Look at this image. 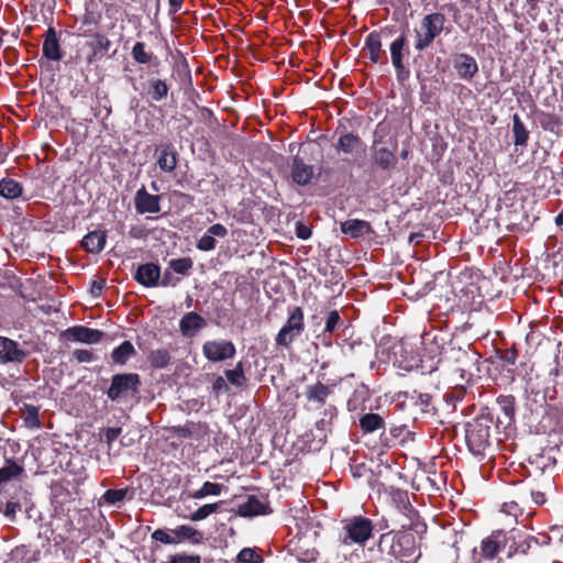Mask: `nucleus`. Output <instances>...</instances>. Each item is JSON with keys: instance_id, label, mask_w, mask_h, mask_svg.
Returning a JSON list of instances; mask_svg holds the SVG:
<instances>
[{"instance_id": "obj_64", "label": "nucleus", "mask_w": 563, "mask_h": 563, "mask_svg": "<svg viewBox=\"0 0 563 563\" xmlns=\"http://www.w3.org/2000/svg\"><path fill=\"white\" fill-rule=\"evenodd\" d=\"M501 358L509 364H515L517 354H516V352L510 351V352H507Z\"/></svg>"}, {"instance_id": "obj_18", "label": "nucleus", "mask_w": 563, "mask_h": 563, "mask_svg": "<svg viewBox=\"0 0 563 563\" xmlns=\"http://www.w3.org/2000/svg\"><path fill=\"white\" fill-rule=\"evenodd\" d=\"M340 229L342 233L349 235L352 239L363 238L373 233L371 223L358 219H349L344 222H341Z\"/></svg>"}, {"instance_id": "obj_21", "label": "nucleus", "mask_w": 563, "mask_h": 563, "mask_svg": "<svg viewBox=\"0 0 563 563\" xmlns=\"http://www.w3.org/2000/svg\"><path fill=\"white\" fill-rule=\"evenodd\" d=\"M268 512H271L268 505L254 495L249 496L247 500L238 508V514L241 517H253Z\"/></svg>"}, {"instance_id": "obj_28", "label": "nucleus", "mask_w": 563, "mask_h": 563, "mask_svg": "<svg viewBox=\"0 0 563 563\" xmlns=\"http://www.w3.org/2000/svg\"><path fill=\"white\" fill-rule=\"evenodd\" d=\"M362 144L360 136L353 133H345L339 137L336 150L345 154H352Z\"/></svg>"}, {"instance_id": "obj_2", "label": "nucleus", "mask_w": 563, "mask_h": 563, "mask_svg": "<svg viewBox=\"0 0 563 563\" xmlns=\"http://www.w3.org/2000/svg\"><path fill=\"white\" fill-rule=\"evenodd\" d=\"M445 23L444 14L433 12L427 14L420 22L419 27L415 29L417 51H424L428 48L434 38L441 34Z\"/></svg>"}, {"instance_id": "obj_22", "label": "nucleus", "mask_w": 563, "mask_h": 563, "mask_svg": "<svg viewBox=\"0 0 563 563\" xmlns=\"http://www.w3.org/2000/svg\"><path fill=\"white\" fill-rule=\"evenodd\" d=\"M43 55L51 60H60L63 57L57 35L53 27H49L45 33Z\"/></svg>"}, {"instance_id": "obj_8", "label": "nucleus", "mask_w": 563, "mask_h": 563, "mask_svg": "<svg viewBox=\"0 0 563 563\" xmlns=\"http://www.w3.org/2000/svg\"><path fill=\"white\" fill-rule=\"evenodd\" d=\"M303 312L300 307L294 308L285 325L279 330L276 336V344L289 346L290 343L298 338L303 331Z\"/></svg>"}, {"instance_id": "obj_61", "label": "nucleus", "mask_w": 563, "mask_h": 563, "mask_svg": "<svg viewBox=\"0 0 563 563\" xmlns=\"http://www.w3.org/2000/svg\"><path fill=\"white\" fill-rule=\"evenodd\" d=\"M228 386L222 376H218L216 380L213 382L212 389L214 393H220L222 390H227Z\"/></svg>"}, {"instance_id": "obj_14", "label": "nucleus", "mask_w": 563, "mask_h": 563, "mask_svg": "<svg viewBox=\"0 0 563 563\" xmlns=\"http://www.w3.org/2000/svg\"><path fill=\"white\" fill-rule=\"evenodd\" d=\"M159 196L151 195L145 187L140 188L134 198L135 209L137 213H157L161 210Z\"/></svg>"}, {"instance_id": "obj_35", "label": "nucleus", "mask_w": 563, "mask_h": 563, "mask_svg": "<svg viewBox=\"0 0 563 563\" xmlns=\"http://www.w3.org/2000/svg\"><path fill=\"white\" fill-rule=\"evenodd\" d=\"M390 498L400 512L407 514L410 510V503L406 490L393 488L390 490Z\"/></svg>"}, {"instance_id": "obj_30", "label": "nucleus", "mask_w": 563, "mask_h": 563, "mask_svg": "<svg viewBox=\"0 0 563 563\" xmlns=\"http://www.w3.org/2000/svg\"><path fill=\"white\" fill-rule=\"evenodd\" d=\"M168 85L162 79H150L147 93L154 101H161L167 97Z\"/></svg>"}, {"instance_id": "obj_46", "label": "nucleus", "mask_w": 563, "mask_h": 563, "mask_svg": "<svg viewBox=\"0 0 563 563\" xmlns=\"http://www.w3.org/2000/svg\"><path fill=\"white\" fill-rule=\"evenodd\" d=\"M422 412H430L431 410V397L428 394H418L411 397Z\"/></svg>"}, {"instance_id": "obj_42", "label": "nucleus", "mask_w": 563, "mask_h": 563, "mask_svg": "<svg viewBox=\"0 0 563 563\" xmlns=\"http://www.w3.org/2000/svg\"><path fill=\"white\" fill-rule=\"evenodd\" d=\"M222 486L217 483L206 482L200 489L194 493L192 497L201 499L208 495H220Z\"/></svg>"}, {"instance_id": "obj_10", "label": "nucleus", "mask_w": 563, "mask_h": 563, "mask_svg": "<svg viewBox=\"0 0 563 563\" xmlns=\"http://www.w3.org/2000/svg\"><path fill=\"white\" fill-rule=\"evenodd\" d=\"M202 353L211 362H221L235 354V346L231 341H207L202 345Z\"/></svg>"}, {"instance_id": "obj_13", "label": "nucleus", "mask_w": 563, "mask_h": 563, "mask_svg": "<svg viewBox=\"0 0 563 563\" xmlns=\"http://www.w3.org/2000/svg\"><path fill=\"white\" fill-rule=\"evenodd\" d=\"M25 357L26 352L15 341L0 335V363H22Z\"/></svg>"}, {"instance_id": "obj_31", "label": "nucleus", "mask_w": 563, "mask_h": 563, "mask_svg": "<svg viewBox=\"0 0 563 563\" xmlns=\"http://www.w3.org/2000/svg\"><path fill=\"white\" fill-rule=\"evenodd\" d=\"M365 49L368 51V57L372 63H377L380 56L382 42L379 35L372 32L365 40Z\"/></svg>"}, {"instance_id": "obj_56", "label": "nucleus", "mask_w": 563, "mask_h": 563, "mask_svg": "<svg viewBox=\"0 0 563 563\" xmlns=\"http://www.w3.org/2000/svg\"><path fill=\"white\" fill-rule=\"evenodd\" d=\"M25 421L26 423L30 426V427H38L40 426V420H38V416H37V410L35 407H32L31 409H29L27 411V416L25 418Z\"/></svg>"}, {"instance_id": "obj_38", "label": "nucleus", "mask_w": 563, "mask_h": 563, "mask_svg": "<svg viewBox=\"0 0 563 563\" xmlns=\"http://www.w3.org/2000/svg\"><path fill=\"white\" fill-rule=\"evenodd\" d=\"M130 493V489L122 488V489H108L102 496V499L104 503L113 506H120L123 500L126 498L128 494Z\"/></svg>"}, {"instance_id": "obj_41", "label": "nucleus", "mask_w": 563, "mask_h": 563, "mask_svg": "<svg viewBox=\"0 0 563 563\" xmlns=\"http://www.w3.org/2000/svg\"><path fill=\"white\" fill-rule=\"evenodd\" d=\"M145 47L146 46L143 42H137L132 48L131 54L133 58L140 64H147L152 60L153 54L146 52Z\"/></svg>"}, {"instance_id": "obj_20", "label": "nucleus", "mask_w": 563, "mask_h": 563, "mask_svg": "<svg viewBox=\"0 0 563 563\" xmlns=\"http://www.w3.org/2000/svg\"><path fill=\"white\" fill-rule=\"evenodd\" d=\"M453 63L459 76L463 79H471L478 71L476 60L467 54L456 55Z\"/></svg>"}, {"instance_id": "obj_58", "label": "nucleus", "mask_w": 563, "mask_h": 563, "mask_svg": "<svg viewBox=\"0 0 563 563\" xmlns=\"http://www.w3.org/2000/svg\"><path fill=\"white\" fill-rule=\"evenodd\" d=\"M296 232H297V236L302 240H306L311 235L310 228L302 224L301 222L297 223Z\"/></svg>"}, {"instance_id": "obj_52", "label": "nucleus", "mask_w": 563, "mask_h": 563, "mask_svg": "<svg viewBox=\"0 0 563 563\" xmlns=\"http://www.w3.org/2000/svg\"><path fill=\"white\" fill-rule=\"evenodd\" d=\"M121 428H108L104 432V439L109 448H111L113 441L121 434Z\"/></svg>"}, {"instance_id": "obj_55", "label": "nucleus", "mask_w": 563, "mask_h": 563, "mask_svg": "<svg viewBox=\"0 0 563 563\" xmlns=\"http://www.w3.org/2000/svg\"><path fill=\"white\" fill-rule=\"evenodd\" d=\"M152 537L153 539L161 541L165 544H172L175 542V539L172 536L159 529L154 531Z\"/></svg>"}, {"instance_id": "obj_48", "label": "nucleus", "mask_w": 563, "mask_h": 563, "mask_svg": "<svg viewBox=\"0 0 563 563\" xmlns=\"http://www.w3.org/2000/svg\"><path fill=\"white\" fill-rule=\"evenodd\" d=\"M92 46H93V55H96L97 51L107 52L110 47V41L107 36L102 35V34H95Z\"/></svg>"}, {"instance_id": "obj_62", "label": "nucleus", "mask_w": 563, "mask_h": 563, "mask_svg": "<svg viewBox=\"0 0 563 563\" xmlns=\"http://www.w3.org/2000/svg\"><path fill=\"white\" fill-rule=\"evenodd\" d=\"M176 283H173V274L172 272L169 271H165L164 274H163V278L161 280V285L163 287H167L169 285H175Z\"/></svg>"}, {"instance_id": "obj_4", "label": "nucleus", "mask_w": 563, "mask_h": 563, "mask_svg": "<svg viewBox=\"0 0 563 563\" xmlns=\"http://www.w3.org/2000/svg\"><path fill=\"white\" fill-rule=\"evenodd\" d=\"M490 427L487 419L478 418L468 422L465 429V440L474 454H481L488 445Z\"/></svg>"}, {"instance_id": "obj_5", "label": "nucleus", "mask_w": 563, "mask_h": 563, "mask_svg": "<svg viewBox=\"0 0 563 563\" xmlns=\"http://www.w3.org/2000/svg\"><path fill=\"white\" fill-rule=\"evenodd\" d=\"M539 541L530 533L514 529L509 536L504 538L503 550L508 558L514 555H526L529 550L538 548Z\"/></svg>"}, {"instance_id": "obj_39", "label": "nucleus", "mask_w": 563, "mask_h": 563, "mask_svg": "<svg viewBox=\"0 0 563 563\" xmlns=\"http://www.w3.org/2000/svg\"><path fill=\"white\" fill-rule=\"evenodd\" d=\"M174 532L176 536L184 539H189L192 543L196 544L200 543L202 540V533L189 526H179L174 530Z\"/></svg>"}, {"instance_id": "obj_3", "label": "nucleus", "mask_w": 563, "mask_h": 563, "mask_svg": "<svg viewBox=\"0 0 563 563\" xmlns=\"http://www.w3.org/2000/svg\"><path fill=\"white\" fill-rule=\"evenodd\" d=\"M140 385L141 379L136 373L115 374L111 378L107 396L112 401H119L129 396H135L139 393Z\"/></svg>"}, {"instance_id": "obj_15", "label": "nucleus", "mask_w": 563, "mask_h": 563, "mask_svg": "<svg viewBox=\"0 0 563 563\" xmlns=\"http://www.w3.org/2000/svg\"><path fill=\"white\" fill-rule=\"evenodd\" d=\"M161 268L154 263L142 264L137 267L134 278L144 287H156L159 283Z\"/></svg>"}, {"instance_id": "obj_16", "label": "nucleus", "mask_w": 563, "mask_h": 563, "mask_svg": "<svg viewBox=\"0 0 563 563\" xmlns=\"http://www.w3.org/2000/svg\"><path fill=\"white\" fill-rule=\"evenodd\" d=\"M290 175L294 183L306 186L313 177V167L306 164L299 156H295L290 166Z\"/></svg>"}, {"instance_id": "obj_51", "label": "nucleus", "mask_w": 563, "mask_h": 563, "mask_svg": "<svg viewBox=\"0 0 563 563\" xmlns=\"http://www.w3.org/2000/svg\"><path fill=\"white\" fill-rule=\"evenodd\" d=\"M74 357L79 362V363H89L92 361L93 356H92V352L90 350H84V349H77L74 351L73 353Z\"/></svg>"}, {"instance_id": "obj_11", "label": "nucleus", "mask_w": 563, "mask_h": 563, "mask_svg": "<svg viewBox=\"0 0 563 563\" xmlns=\"http://www.w3.org/2000/svg\"><path fill=\"white\" fill-rule=\"evenodd\" d=\"M391 355L394 363L398 364L404 369L412 368L417 363V356L413 352L412 345L407 341H398L391 347Z\"/></svg>"}, {"instance_id": "obj_26", "label": "nucleus", "mask_w": 563, "mask_h": 563, "mask_svg": "<svg viewBox=\"0 0 563 563\" xmlns=\"http://www.w3.org/2000/svg\"><path fill=\"white\" fill-rule=\"evenodd\" d=\"M157 164L159 168L166 173H172L177 166V153L173 145H165L161 148V155Z\"/></svg>"}, {"instance_id": "obj_6", "label": "nucleus", "mask_w": 563, "mask_h": 563, "mask_svg": "<svg viewBox=\"0 0 563 563\" xmlns=\"http://www.w3.org/2000/svg\"><path fill=\"white\" fill-rule=\"evenodd\" d=\"M390 551L402 562H413L419 556L415 534L410 531L397 532L393 538Z\"/></svg>"}, {"instance_id": "obj_7", "label": "nucleus", "mask_w": 563, "mask_h": 563, "mask_svg": "<svg viewBox=\"0 0 563 563\" xmlns=\"http://www.w3.org/2000/svg\"><path fill=\"white\" fill-rule=\"evenodd\" d=\"M343 529L345 531V536L342 539L344 544L350 542L363 544L372 537L373 526L367 518L354 517L345 522Z\"/></svg>"}, {"instance_id": "obj_59", "label": "nucleus", "mask_w": 563, "mask_h": 563, "mask_svg": "<svg viewBox=\"0 0 563 563\" xmlns=\"http://www.w3.org/2000/svg\"><path fill=\"white\" fill-rule=\"evenodd\" d=\"M104 287V280H93L91 284L90 292L93 297H99L101 295V291Z\"/></svg>"}, {"instance_id": "obj_29", "label": "nucleus", "mask_w": 563, "mask_h": 563, "mask_svg": "<svg viewBox=\"0 0 563 563\" xmlns=\"http://www.w3.org/2000/svg\"><path fill=\"white\" fill-rule=\"evenodd\" d=\"M135 353V349L130 341H124L113 350L111 358L114 363L124 365L128 360Z\"/></svg>"}, {"instance_id": "obj_60", "label": "nucleus", "mask_w": 563, "mask_h": 563, "mask_svg": "<svg viewBox=\"0 0 563 563\" xmlns=\"http://www.w3.org/2000/svg\"><path fill=\"white\" fill-rule=\"evenodd\" d=\"M520 506H521L520 504L518 506H516L515 504L511 505V499H510L509 501H505L503 504L501 510L508 515L517 516V511L519 510Z\"/></svg>"}, {"instance_id": "obj_27", "label": "nucleus", "mask_w": 563, "mask_h": 563, "mask_svg": "<svg viewBox=\"0 0 563 563\" xmlns=\"http://www.w3.org/2000/svg\"><path fill=\"white\" fill-rule=\"evenodd\" d=\"M23 194V186L12 179V178H9V177H5V178H2L0 180V196L8 199V200H12V199H15V198H19L21 197Z\"/></svg>"}, {"instance_id": "obj_45", "label": "nucleus", "mask_w": 563, "mask_h": 563, "mask_svg": "<svg viewBox=\"0 0 563 563\" xmlns=\"http://www.w3.org/2000/svg\"><path fill=\"white\" fill-rule=\"evenodd\" d=\"M219 504H207L198 508L190 517L192 521L206 519L209 515L218 510Z\"/></svg>"}, {"instance_id": "obj_32", "label": "nucleus", "mask_w": 563, "mask_h": 563, "mask_svg": "<svg viewBox=\"0 0 563 563\" xmlns=\"http://www.w3.org/2000/svg\"><path fill=\"white\" fill-rule=\"evenodd\" d=\"M514 126V139L515 145L525 147L527 146V142L529 139V132L527 131L525 124L522 123L520 117L518 114H514L512 117Z\"/></svg>"}, {"instance_id": "obj_36", "label": "nucleus", "mask_w": 563, "mask_h": 563, "mask_svg": "<svg viewBox=\"0 0 563 563\" xmlns=\"http://www.w3.org/2000/svg\"><path fill=\"white\" fill-rule=\"evenodd\" d=\"M405 36L401 35L398 38H396L390 45L391 62L397 70L404 69L401 51L405 46Z\"/></svg>"}, {"instance_id": "obj_63", "label": "nucleus", "mask_w": 563, "mask_h": 563, "mask_svg": "<svg viewBox=\"0 0 563 563\" xmlns=\"http://www.w3.org/2000/svg\"><path fill=\"white\" fill-rule=\"evenodd\" d=\"M175 433L180 438H189L191 435V431L188 427H178L175 429Z\"/></svg>"}, {"instance_id": "obj_17", "label": "nucleus", "mask_w": 563, "mask_h": 563, "mask_svg": "<svg viewBox=\"0 0 563 563\" xmlns=\"http://www.w3.org/2000/svg\"><path fill=\"white\" fill-rule=\"evenodd\" d=\"M512 497L511 505L515 504L516 506L519 504L528 506L531 503L536 505H543L545 503V496L542 492L533 490L527 486H521L515 489Z\"/></svg>"}, {"instance_id": "obj_54", "label": "nucleus", "mask_w": 563, "mask_h": 563, "mask_svg": "<svg viewBox=\"0 0 563 563\" xmlns=\"http://www.w3.org/2000/svg\"><path fill=\"white\" fill-rule=\"evenodd\" d=\"M21 510V505L15 501H8L4 508V515L11 519H14L18 511Z\"/></svg>"}, {"instance_id": "obj_47", "label": "nucleus", "mask_w": 563, "mask_h": 563, "mask_svg": "<svg viewBox=\"0 0 563 563\" xmlns=\"http://www.w3.org/2000/svg\"><path fill=\"white\" fill-rule=\"evenodd\" d=\"M258 559L257 553L250 548H245L238 554V563H255Z\"/></svg>"}, {"instance_id": "obj_40", "label": "nucleus", "mask_w": 563, "mask_h": 563, "mask_svg": "<svg viewBox=\"0 0 563 563\" xmlns=\"http://www.w3.org/2000/svg\"><path fill=\"white\" fill-rule=\"evenodd\" d=\"M192 265L194 263L190 257L176 258L169 262V268L180 275H187L192 268Z\"/></svg>"}, {"instance_id": "obj_23", "label": "nucleus", "mask_w": 563, "mask_h": 563, "mask_svg": "<svg viewBox=\"0 0 563 563\" xmlns=\"http://www.w3.org/2000/svg\"><path fill=\"white\" fill-rule=\"evenodd\" d=\"M504 538L501 533L493 534L492 537L483 540L482 547L477 550V553H483V555L490 558L495 561V556L498 552H504L503 544Z\"/></svg>"}, {"instance_id": "obj_19", "label": "nucleus", "mask_w": 563, "mask_h": 563, "mask_svg": "<svg viewBox=\"0 0 563 563\" xmlns=\"http://www.w3.org/2000/svg\"><path fill=\"white\" fill-rule=\"evenodd\" d=\"M207 325L206 320L197 312H188L179 321V331L184 336H194Z\"/></svg>"}, {"instance_id": "obj_53", "label": "nucleus", "mask_w": 563, "mask_h": 563, "mask_svg": "<svg viewBox=\"0 0 563 563\" xmlns=\"http://www.w3.org/2000/svg\"><path fill=\"white\" fill-rule=\"evenodd\" d=\"M207 231L213 238L214 236L224 238L228 234L227 228L220 223H216V224L209 227Z\"/></svg>"}, {"instance_id": "obj_44", "label": "nucleus", "mask_w": 563, "mask_h": 563, "mask_svg": "<svg viewBox=\"0 0 563 563\" xmlns=\"http://www.w3.org/2000/svg\"><path fill=\"white\" fill-rule=\"evenodd\" d=\"M498 404L504 412V415L511 420L515 416V398L514 396H500L498 398Z\"/></svg>"}, {"instance_id": "obj_50", "label": "nucleus", "mask_w": 563, "mask_h": 563, "mask_svg": "<svg viewBox=\"0 0 563 563\" xmlns=\"http://www.w3.org/2000/svg\"><path fill=\"white\" fill-rule=\"evenodd\" d=\"M340 319V314L336 310L330 311L327 316L324 332L332 333L335 330Z\"/></svg>"}, {"instance_id": "obj_33", "label": "nucleus", "mask_w": 563, "mask_h": 563, "mask_svg": "<svg viewBox=\"0 0 563 563\" xmlns=\"http://www.w3.org/2000/svg\"><path fill=\"white\" fill-rule=\"evenodd\" d=\"M23 473V467L13 460H7V464L0 468V485L19 477Z\"/></svg>"}, {"instance_id": "obj_24", "label": "nucleus", "mask_w": 563, "mask_h": 563, "mask_svg": "<svg viewBox=\"0 0 563 563\" xmlns=\"http://www.w3.org/2000/svg\"><path fill=\"white\" fill-rule=\"evenodd\" d=\"M106 239V232L92 231L84 236L81 245L87 252L98 254L103 250Z\"/></svg>"}, {"instance_id": "obj_43", "label": "nucleus", "mask_w": 563, "mask_h": 563, "mask_svg": "<svg viewBox=\"0 0 563 563\" xmlns=\"http://www.w3.org/2000/svg\"><path fill=\"white\" fill-rule=\"evenodd\" d=\"M225 374V377L232 384V385H235V386H242L243 383L245 382V376H244V373H243V367H242V363H238V365L235 366V368L233 369H227L224 372Z\"/></svg>"}, {"instance_id": "obj_25", "label": "nucleus", "mask_w": 563, "mask_h": 563, "mask_svg": "<svg viewBox=\"0 0 563 563\" xmlns=\"http://www.w3.org/2000/svg\"><path fill=\"white\" fill-rule=\"evenodd\" d=\"M331 394V388L320 382L314 385H309L306 388V397L309 401L316 402L319 406L325 404V399Z\"/></svg>"}, {"instance_id": "obj_9", "label": "nucleus", "mask_w": 563, "mask_h": 563, "mask_svg": "<svg viewBox=\"0 0 563 563\" xmlns=\"http://www.w3.org/2000/svg\"><path fill=\"white\" fill-rule=\"evenodd\" d=\"M448 358L456 366V371L467 373L478 372L479 354L467 345L466 347H452L449 352Z\"/></svg>"}, {"instance_id": "obj_34", "label": "nucleus", "mask_w": 563, "mask_h": 563, "mask_svg": "<svg viewBox=\"0 0 563 563\" xmlns=\"http://www.w3.org/2000/svg\"><path fill=\"white\" fill-rule=\"evenodd\" d=\"M360 426L365 432H374L384 428V420L377 413H366L361 418Z\"/></svg>"}, {"instance_id": "obj_57", "label": "nucleus", "mask_w": 563, "mask_h": 563, "mask_svg": "<svg viewBox=\"0 0 563 563\" xmlns=\"http://www.w3.org/2000/svg\"><path fill=\"white\" fill-rule=\"evenodd\" d=\"M468 563H496L490 558L483 555V553H477V549H474Z\"/></svg>"}, {"instance_id": "obj_37", "label": "nucleus", "mask_w": 563, "mask_h": 563, "mask_svg": "<svg viewBox=\"0 0 563 563\" xmlns=\"http://www.w3.org/2000/svg\"><path fill=\"white\" fill-rule=\"evenodd\" d=\"M148 361L153 367L164 368L169 364L170 355L167 350L158 349L150 353Z\"/></svg>"}, {"instance_id": "obj_49", "label": "nucleus", "mask_w": 563, "mask_h": 563, "mask_svg": "<svg viewBox=\"0 0 563 563\" xmlns=\"http://www.w3.org/2000/svg\"><path fill=\"white\" fill-rule=\"evenodd\" d=\"M216 239L207 232L199 239L197 249L200 251H211L216 247Z\"/></svg>"}, {"instance_id": "obj_12", "label": "nucleus", "mask_w": 563, "mask_h": 563, "mask_svg": "<svg viewBox=\"0 0 563 563\" xmlns=\"http://www.w3.org/2000/svg\"><path fill=\"white\" fill-rule=\"evenodd\" d=\"M103 335L104 333L102 331L84 325L71 327L63 332L64 338L87 344L100 342Z\"/></svg>"}, {"instance_id": "obj_1", "label": "nucleus", "mask_w": 563, "mask_h": 563, "mask_svg": "<svg viewBox=\"0 0 563 563\" xmlns=\"http://www.w3.org/2000/svg\"><path fill=\"white\" fill-rule=\"evenodd\" d=\"M397 150L398 142L391 134L389 124L378 123L374 130L371 146L373 166L382 172L393 170L398 163Z\"/></svg>"}]
</instances>
